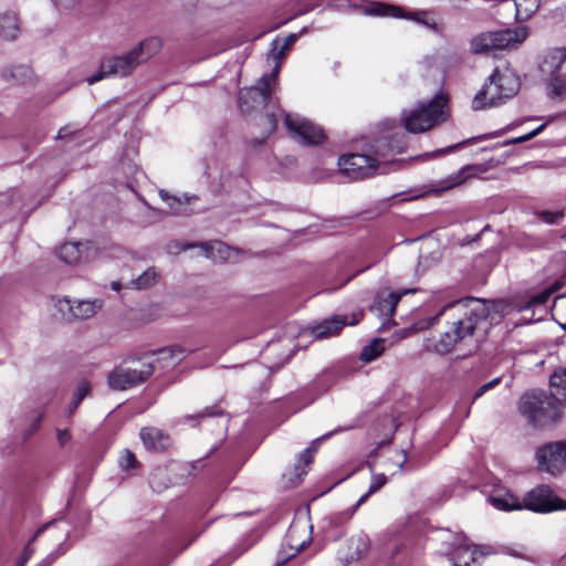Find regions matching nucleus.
I'll return each instance as SVG.
<instances>
[{
	"label": "nucleus",
	"instance_id": "f257e3e1",
	"mask_svg": "<svg viewBox=\"0 0 566 566\" xmlns=\"http://www.w3.org/2000/svg\"><path fill=\"white\" fill-rule=\"evenodd\" d=\"M279 63L270 74L263 75L256 85L243 88L239 94V106L242 113L249 114L252 111L264 108L265 113L260 117L261 138L254 139L253 145L258 146L272 135L277 126V118L284 117V125L292 137L306 146L318 145L325 139L323 129L307 118L297 114H287L279 106V99L273 94L279 87Z\"/></svg>",
	"mask_w": 566,
	"mask_h": 566
},
{
	"label": "nucleus",
	"instance_id": "f03ea898",
	"mask_svg": "<svg viewBox=\"0 0 566 566\" xmlns=\"http://www.w3.org/2000/svg\"><path fill=\"white\" fill-rule=\"evenodd\" d=\"M449 307L465 308V312L464 317L453 322L451 328L437 343L436 348L441 353L451 352L458 344L471 343L475 332H485L490 326L486 305L479 298L469 297L451 303L444 306L439 315Z\"/></svg>",
	"mask_w": 566,
	"mask_h": 566
},
{
	"label": "nucleus",
	"instance_id": "7ed1b4c3",
	"mask_svg": "<svg viewBox=\"0 0 566 566\" xmlns=\"http://www.w3.org/2000/svg\"><path fill=\"white\" fill-rule=\"evenodd\" d=\"M449 118L448 98L437 94L429 101H422L400 114V123L410 134H423L446 123Z\"/></svg>",
	"mask_w": 566,
	"mask_h": 566
},
{
	"label": "nucleus",
	"instance_id": "20e7f679",
	"mask_svg": "<svg viewBox=\"0 0 566 566\" xmlns=\"http://www.w3.org/2000/svg\"><path fill=\"white\" fill-rule=\"evenodd\" d=\"M520 88L518 78L510 71L495 70L486 84L473 98L474 109L485 106H497L505 99L513 97Z\"/></svg>",
	"mask_w": 566,
	"mask_h": 566
},
{
	"label": "nucleus",
	"instance_id": "39448f33",
	"mask_svg": "<svg viewBox=\"0 0 566 566\" xmlns=\"http://www.w3.org/2000/svg\"><path fill=\"white\" fill-rule=\"evenodd\" d=\"M518 410L535 427L546 426L558 417L556 399L543 390L523 394L518 401Z\"/></svg>",
	"mask_w": 566,
	"mask_h": 566
},
{
	"label": "nucleus",
	"instance_id": "423d86ee",
	"mask_svg": "<svg viewBox=\"0 0 566 566\" xmlns=\"http://www.w3.org/2000/svg\"><path fill=\"white\" fill-rule=\"evenodd\" d=\"M528 35L525 27L505 29L495 32H483L470 41V51L474 54L489 53L492 50L514 49Z\"/></svg>",
	"mask_w": 566,
	"mask_h": 566
},
{
	"label": "nucleus",
	"instance_id": "0eeeda50",
	"mask_svg": "<svg viewBox=\"0 0 566 566\" xmlns=\"http://www.w3.org/2000/svg\"><path fill=\"white\" fill-rule=\"evenodd\" d=\"M151 363L138 361L134 367L119 366L107 376V384L113 390H126L144 382L153 375Z\"/></svg>",
	"mask_w": 566,
	"mask_h": 566
},
{
	"label": "nucleus",
	"instance_id": "6e6552de",
	"mask_svg": "<svg viewBox=\"0 0 566 566\" xmlns=\"http://www.w3.org/2000/svg\"><path fill=\"white\" fill-rule=\"evenodd\" d=\"M139 64L134 50L123 55L107 57L101 63L98 72L87 77V83L92 85L108 76H128Z\"/></svg>",
	"mask_w": 566,
	"mask_h": 566
},
{
	"label": "nucleus",
	"instance_id": "1a4fd4ad",
	"mask_svg": "<svg viewBox=\"0 0 566 566\" xmlns=\"http://www.w3.org/2000/svg\"><path fill=\"white\" fill-rule=\"evenodd\" d=\"M523 509L536 513L566 511V501L553 494L546 485H538L527 492L522 502Z\"/></svg>",
	"mask_w": 566,
	"mask_h": 566
},
{
	"label": "nucleus",
	"instance_id": "9d476101",
	"mask_svg": "<svg viewBox=\"0 0 566 566\" xmlns=\"http://www.w3.org/2000/svg\"><path fill=\"white\" fill-rule=\"evenodd\" d=\"M339 170L354 180L365 179L375 176L378 172L371 155L347 154L338 159Z\"/></svg>",
	"mask_w": 566,
	"mask_h": 566
},
{
	"label": "nucleus",
	"instance_id": "9b49d317",
	"mask_svg": "<svg viewBox=\"0 0 566 566\" xmlns=\"http://www.w3.org/2000/svg\"><path fill=\"white\" fill-rule=\"evenodd\" d=\"M406 150L405 135L386 137L381 136L374 140L367 150L371 155L377 169L388 164L396 155Z\"/></svg>",
	"mask_w": 566,
	"mask_h": 566
},
{
	"label": "nucleus",
	"instance_id": "f8f14e48",
	"mask_svg": "<svg viewBox=\"0 0 566 566\" xmlns=\"http://www.w3.org/2000/svg\"><path fill=\"white\" fill-rule=\"evenodd\" d=\"M538 468L552 475L566 469V442L558 441L539 448L536 452Z\"/></svg>",
	"mask_w": 566,
	"mask_h": 566
},
{
	"label": "nucleus",
	"instance_id": "ddd939ff",
	"mask_svg": "<svg viewBox=\"0 0 566 566\" xmlns=\"http://www.w3.org/2000/svg\"><path fill=\"white\" fill-rule=\"evenodd\" d=\"M360 10L366 15L373 17H391V18H403L413 20L418 23H423L426 25H430L424 21V17L427 15L426 11H416L412 13H403V9L398 6L388 4L380 1H365Z\"/></svg>",
	"mask_w": 566,
	"mask_h": 566
},
{
	"label": "nucleus",
	"instance_id": "4468645a",
	"mask_svg": "<svg viewBox=\"0 0 566 566\" xmlns=\"http://www.w3.org/2000/svg\"><path fill=\"white\" fill-rule=\"evenodd\" d=\"M361 314H355L352 321L347 316L336 315L326 318L312 327V335L316 339H324L336 336L340 333L344 326L355 325L359 322Z\"/></svg>",
	"mask_w": 566,
	"mask_h": 566
},
{
	"label": "nucleus",
	"instance_id": "2eb2a0df",
	"mask_svg": "<svg viewBox=\"0 0 566 566\" xmlns=\"http://www.w3.org/2000/svg\"><path fill=\"white\" fill-rule=\"evenodd\" d=\"M63 304L66 305L70 317L74 319L91 318L103 307V301L101 298L71 300L65 297L60 302L61 306H63ZM61 310L64 312L63 307H61Z\"/></svg>",
	"mask_w": 566,
	"mask_h": 566
},
{
	"label": "nucleus",
	"instance_id": "dca6fc26",
	"mask_svg": "<svg viewBox=\"0 0 566 566\" xmlns=\"http://www.w3.org/2000/svg\"><path fill=\"white\" fill-rule=\"evenodd\" d=\"M413 292V290H405L401 293H396L388 290H381L377 293L375 302L371 306V312L384 318H391L396 312V306L401 298L402 294Z\"/></svg>",
	"mask_w": 566,
	"mask_h": 566
},
{
	"label": "nucleus",
	"instance_id": "f3484780",
	"mask_svg": "<svg viewBox=\"0 0 566 566\" xmlns=\"http://www.w3.org/2000/svg\"><path fill=\"white\" fill-rule=\"evenodd\" d=\"M144 447L151 452H164L171 447V438L165 431L155 427H144L139 432Z\"/></svg>",
	"mask_w": 566,
	"mask_h": 566
},
{
	"label": "nucleus",
	"instance_id": "a211bd4d",
	"mask_svg": "<svg viewBox=\"0 0 566 566\" xmlns=\"http://www.w3.org/2000/svg\"><path fill=\"white\" fill-rule=\"evenodd\" d=\"M206 255L213 261L227 262L237 259V251L221 241H213L201 244Z\"/></svg>",
	"mask_w": 566,
	"mask_h": 566
},
{
	"label": "nucleus",
	"instance_id": "6ab92c4d",
	"mask_svg": "<svg viewBox=\"0 0 566 566\" xmlns=\"http://www.w3.org/2000/svg\"><path fill=\"white\" fill-rule=\"evenodd\" d=\"M566 61V49L557 48L549 51L542 64L541 71L544 74L551 75V77L559 75V71Z\"/></svg>",
	"mask_w": 566,
	"mask_h": 566
},
{
	"label": "nucleus",
	"instance_id": "aec40b11",
	"mask_svg": "<svg viewBox=\"0 0 566 566\" xmlns=\"http://www.w3.org/2000/svg\"><path fill=\"white\" fill-rule=\"evenodd\" d=\"M86 245L80 242H66L61 245L59 251L60 259L67 264H78L87 258L84 256Z\"/></svg>",
	"mask_w": 566,
	"mask_h": 566
},
{
	"label": "nucleus",
	"instance_id": "412c9836",
	"mask_svg": "<svg viewBox=\"0 0 566 566\" xmlns=\"http://www.w3.org/2000/svg\"><path fill=\"white\" fill-rule=\"evenodd\" d=\"M160 48L161 40L157 36H150L142 41L133 50L136 52V56H138L139 63H142L154 56L160 50Z\"/></svg>",
	"mask_w": 566,
	"mask_h": 566
},
{
	"label": "nucleus",
	"instance_id": "4be33fe9",
	"mask_svg": "<svg viewBox=\"0 0 566 566\" xmlns=\"http://www.w3.org/2000/svg\"><path fill=\"white\" fill-rule=\"evenodd\" d=\"M552 396H555L556 402H566V368L555 370L549 378Z\"/></svg>",
	"mask_w": 566,
	"mask_h": 566
},
{
	"label": "nucleus",
	"instance_id": "5701e85b",
	"mask_svg": "<svg viewBox=\"0 0 566 566\" xmlns=\"http://www.w3.org/2000/svg\"><path fill=\"white\" fill-rule=\"evenodd\" d=\"M19 27L15 14L4 13L0 15V36L4 40H14L18 36Z\"/></svg>",
	"mask_w": 566,
	"mask_h": 566
},
{
	"label": "nucleus",
	"instance_id": "b1692460",
	"mask_svg": "<svg viewBox=\"0 0 566 566\" xmlns=\"http://www.w3.org/2000/svg\"><path fill=\"white\" fill-rule=\"evenodd\" d=\"M160 277L156 268H148L138 277L129 282V286L136 290H146L154 286Z\"/></svg>",
	"mask_w": 566,
	"mask_h": 566
},
{
	"label": "nucleus",
	"instance_id": "393cba45",
	"mask_svg": "<svg viewBox=\"0 0 566 566\" xmlns=\"http://www.w3.org/2000/svg\"><path fill=\"white\" fill-rule=\"evenodd\" d=\"M297 39V35L292 33L284 39H275L271 43V56L276 62H280L285 53L292 48V45L295 43Z\"/></svg>",
	"mask_w": 566,
	"mask_h": 566
},
{
	"label": "nucleus",
	"instance_id": "a878e982",
	"mask_svg": "<svg viewBox=\"0 0 566 566\" xmlns=\"http://www.w3.org/2000/svg\"><path fill=\"white\" fill-rule=\"evenodd\" d=\"M480 171L478 166L469 165L461 168L454 176H451L448 180L444 181L443 190L451 189L455 186L463 184L468 178L475 176V174Z\"/></svg>",
	"mask_w": 566,
	"mask_h": 566
},
{
	"label": "nucleus",
	"instance_id": "bb28decb",
	"mask_svg": "<svg viewBox=\"0 0 566 566\" xmlns=\"http://www.w3.org/2000/svg\"><path fill=\"white\" fill-rule=\"evenodd\" d=\"M159 197L163 201H165L169 208L176 213V214H188L190 211H188L186 205L189 203L190 197H185V201H182L181 198L170 196L167 191L160 190Z\"/></svg>",
	"mask_w": 566,
	"mask_h": 566
},
{
	"label": "nucleus",
	"instance_id": "cd10ccee",
	"mask_svg": "<svg viewBox=\"0 0 566 566\" xmlns=\"http://www.w3.org/2000/svg\"><path fill=\"white\" fill-rule=\"evenodd\" d=\"M385 350L384 339H374L369 345L365 346L360 352V359L365 363L373 361L378 358Z\"/></svg>",
	"mask_w": 566,
	"mask_h": 566
},
{
	"label": "nucleus",
	"instance_id": "c85d7f7f",
	"mask_svg": "<svg viewBox=\"0 0 566 566\" xmlns=\"http://www.w3.org/2000/svg\"><path fill=\"white\" fill-rule=\"evenodd\" d=\"M492 505L501 511H513L523 509L522 503L513 495L491 496Z\"/></svg>",
	"mask_w": 566,
	"mask_h": 566
},
{
	"label": "nucleus",
	"instance_id": "c756f323",
	"mask_svg": "<svg viewBox=\"0 0 566 566\" xmlns=\"http://www.w3.org/2000/svg\"><path fill=\"white\" fill-rule=\"evenodd\" d=\"M476 547L474 549L470 547L458 548L452 556L453 566H471V563L476 559Z\"/></svg>",
	"mask_w": 566,
	"mask_h": 566
},
{
	"label": "nucleus",
	"instance_id": "7c9ffc66",
	"mask_svg": "<svg viewBox=\"0 0 566 566\" xmlns=\"http://www.w3.org/2000/svg\"><path fill=\"white\" fill-rule=\"evenodd\" d=\"M559 286L553 285L551 287L545 289L544 291L539 292L535 296H533L523 307H521L522 311L528 310V308H535L538 306H544L547 301L551 298L552 294L557 291Z\"/></svg>",
	"mask_w": 566,
	"mask_h": 566
},
{
	"label": "nucleus",
	"instance_id": "2f4dec72",
	"mask_svg": "<svg viewBox=\"0 0 566 566\" xmlns=\"http://www.w3.org/2000/svg\"><path fill=\"white\" fill-rule=\"evenodd\" d=\"M90 390L91 385L86 380L78 384L74 397L69 406V416H72L75 412L82 400L88 395Z\"/></svg>",
	"mask_w": 566,
	"mask_h": 566
},
{
	"label": "nucleus",
	"instance_id": "473e14b6",
	"mask_svg": "<svg viewBox=\"0 0 566 566\" xmlns=\"http://www.w3.org/2000/svg\"><path fill=\"white\" fill-rule=\"evenodd\" d=\"M551 94L552 97L556 98H565L566 97V76L565 75H556L551 78Z\"/></svg>",
	"mask_w": 566,
	"mask_h": 566
},
{
	"label": "nucleus",
	"instance_id": "72a5a7b5",
	"mask_svg": "<svg viewBox=\"0 0 566 566\" xmlns=\"http://www.w3.org/2000/svg\"><path fill=\"white\" fill-rule=\"evenodd\" d=\"M516 13L521 18H527L538 8V0H515Z\"/></svg>",
	"mask_w": 566,
	"mask_h": 566
},
{
	"label": "nucleus",
	"instance_id": "f704fd0d",
	"mask_svg": "<svg viewBox=\"0 0 566 566\" xmlns=\"http://www.w3.org/2000/svg\"><path fill=\"white\" fill-rule=\"evenodd\" d=\"M554 313L559 325L566 331V296H558L554 303Z\"/></svg>",
	"mask_w": 566,
	"mask_h": 566
},
{
	"label": "nucleus",
	"instance_id": "c9c22d12",
	"mask_svg": "<svg viewBox=\"0 0 566 566\" xmlns=\"http://www.w3.org/2000/svg\"><path fill=\"white\" fill-rule=\"evenodd\" d=\"M166 478V471L164 469H156L150 476V486L156 492H161L165 490L168 485L164 482Z\"/></svg>",
	"mask_w": 566,
	"mask_h": 566
},
{
	"label": "nucleus",
	"instance_id": "e433bc0d",
	"mask_svg": "<svg viewBox=\"0 0 566 566\" xmlns=\"http://www.w3.org/2000/svg\"><path fill=\"white\" fill-rule=\"evenodd\" d=\"M46 526L39 528L38 532L34 534V536L30 539V542L25 545L23 553L18 562L17 566H24L28 560L31 558V556L34 553L33 547L31 546V543L36 538V536L45 528Z\"/></svg>",
	"mask_w": 566,
	"mask_h": 566
},
{
	"label": "nucleus",
	"instance_id": "4c0bfd02",
	"mask_svg": "<svg viewBox=\"0 0 566 566\" xmlns=\"http://www.w3.org/2000/svg\"><path fill=\"white\" fill-rule=\"evenodd\" d=\"M137 464L138 462L136 460L135 454L129 450H125L119 459L120 468L124 470H129L137 467Z\"/></svg>",
	"mask_w": 566,
	"mask_h": 566
},
{
	"label": "nucleus",
	"instance_id": "58836bf2",
	"mask_svg": "<svg viewBox=\"0 0 566 566\" xmlns=\"http://www.w3.org/2000/svg\"><path fill=\"white\" fill-rule=\"evenodd\" d=\"M297 528H298L297 525H293V526L290 527V530L287 532L289 545L295 552L302 551L305 547L306 543H307V539H303L300 543H294V536L297 533Z\"/></svg>",
	"mask_w": 566,
	"mask_h": 566
},
{
	"label": "nucleus",
	"instance_id": "ea45409f",
	"mask_svg": "<svg viewBox=\"0 0 566 566\" xmlns=\"http://www.w3.org/2000/svg\"><path fill=\"white\" fill-rule=\"evenodd\" d=\"M539 220L547 224H555L563 218L562 211H541L538 213Z\"/></svg>",
	"mask_w": 566,
	"mask_h": 566
},
{
	"label": "nucleus",
	"instance_id": "a19ab883",
	"mask_svg": "<svg viewBox=\"0 0 566 566\" xmlns=\"http://www.w3.org/2000/svg\"><path fill=\"white\" fill-rule=\"evenodd\" d=\"M159 354L161 355L163 359H166V358L175 359V358H177V360H179L180 357L184 354V349L181 347H179V346H171V347H167V348L161 349L159 352Z\"/></svg>",
	"mask_w": 566,
	"mask_h": 566
},
{
	"label": "nucleus",
	"instance_id": "79ce46f5",
	"mask_svg": "<svg viewBox=\"0 0 566 566\" xmlns=\"http://www.w3.org/2000/svg\"><path fill=\"white\" fill-rule=\"evenodd\" d=\"M387 483V476L385 474L373 475L371 483L368 489V494H374L379 491Z\"/></svg>",
	"mask_w": 566,
	"mask_h": 566
},
{
	"label": "nucleus",
	"instance_id": "37998d69",
	"mask_svg": "<svg viewBox=\"0 0 566 566\" xmlns=\"http://www.w3.org/2000/svg\"><path fill=\"white\" fill-rule=\"evenodd\" d=\"M501 382V377H496L489 382L482 385L473 395V399H478L482 397L488 390L494 388Z\"/></svg>",
	"mask_w": 566,
	"mask_h": 566
},
{
	"label": "nucleus",
	"instance_id": "c03bdc74",
	"mask_svg": "<svg viewBox=\"0 0 566 566\" xmlns=\"http://www.w3.org/2000/svg\"><path fill=\"white\" fill-rule=\"evenodd\" d=\"M545 124H542L539 125L537 128H535L534 130H532L531 133L526 134V135H523V136H520V137H516L512 140V143H523V142H526V140H530L532 139L533 137L537 136L544 128H545Z\"/></svg>",
	"mask_w": 566,
	"mask_h": 566
},
{
	"label": "nucleus",
	"instance_id": "a18cd8bd",
	"mask_svg": "<svg viewBox=\"0 0 566 566\" xmlns=\"http://www.w3.org/2000/svg\"><path fill=\"white\" fill-rule=\"evenodd\" d=\"M463 143H460V144H457V145H453V146H449V147H446V148H442V149H438V150H434L432 153H426L423 155H421L422 158H426V159H429V158H434L437 157L438 155H441V154H446V153H450L452 151L453 149L458 148L460 145H462Z\"/></svg>",
	"mask_w": 566,
	"mask_h": 566
},
{
	"label": "nucleus",
	"instance_id": "49530a36",
	"mask_svg": "<svg viewBox=\"0 0 566 566\" xmlns=\"http://www.w3.org/2000/svg\"><path fill=\"white\" fill-rule=\"evenodd\" d=\"M222 415V411L217 407H208L200 411L196 417L199 419H203L206 417H214Z\"/></svg>",
	"mask_w": 566,
	"mask_h": 566
},
{
	"label": "nucleus",
	"instance_id": "de8ad7c7",
	"mask_svg": "<svg viewBox=\"0 0 566 566\" xmlns=\"http://www.w3.org/2000/svg\"><path fill=\"white\" fill-rule=\"evenodd\" d=\"M56 439L60 446H65L71 440V433L67 429H57Z\"/></svg>",
	"mask_w": 566,
	"mask_h": 566
},
{
	"label": "nucleus",
	"instance_id": "09e8293b",
	"mask_svg": "<svg viewBox=\"0 0 566 566\" xmlns=\"http://www.w3.org/2000/svg\"><path fill=\"white\" fill-rule=\"evenodd\" d=\"M73 136H74V132L71 129V127L65 126L59 130L56 138L57 139H69V138H73Z\"/></svg>",
	"mask_w": 566,
	"mask_h": 566
},
{
	"label": "nucleus",
	"instance_id": "8fccbe9b",
	"mask_svg": "<svg viewBox=\"0 0 566 566\" xmlns=\"http://www.w3.org/2000/svg\"><path fill=\"white\" fill-rule=\"evenodd\" d=\"M312 458H313V454H312V450L310 448L305 449L301 454H300V460L302 462H304V464L308 465L311 462H312Z\"/></svg>",
	"mask_w": 566,
	"mask_h": 566
},
{
	"label": "nucleus",
	"instance_id": "3c124183",
	"mask_svg": "<svg viewBox=\"0 0 566 566\" xmlns=\"http://www.w3.org/2000/svg\"><path fill=\"white\" fill-rule=\"evenodd\" d=\"M370 495H371V494H368V492H367V493H365L364 495H361V496L358 499V501L356 502V504L353 506V509H352V514H354V513L356 512V510H357L361 504H364V503L368 500V497H369Z\"/></svg>",
	"mask_w": 566,
	"mask_h": 566
},
{
	"label": "nucleus",
	"instance_id": "603ef678",
	"mask_svg": "<svg viewBox=\"0 0 566 566\" xmlns=\"http://www.w3.org/2000/svg\"><path fill=\"white\" fill-rule=\"evenodd\" d=\"M54 560V557L48 556L44 558L41 563H39L36 566H50Z\"/></svg>",
	"mask_w": 566,
	"mask_h": 566
},
{
	"label": "nucleus",
	"instance_id": "864d4df0",
	"mask_svg": "<svg viewBox=\"0 0 566 566\" xmlns=\"http://www.w3.org/2000/svg\"><path fill=\"white\" fill-rule=\"evenodd\" d=\"M111 287H112V290L118 292L120 290V283L119 282H112Z\"/></svg>",
	"mask_w": 566,
	"mask_h": 566
},
{
	"label": "nucleus",
	"instance_id": "5fc2aeb1",
	"mask_svg": "<svg viewBox=\"0 0 566 566\" xmlns=\"http://www.w3.org/2000/svg\"><path fill=\"white\" fill-rule=\"evenodd\" d=\"M42 420V416H39L38 419H36V422L35 424L33 426V431H35L38 429V426H39V422Z\"/></svg>",
	"mask_w": 566,
	"mask_h": 566
},
{
	"label": "nucleus",
	"instance_id": "6e6d98bb",
	"mask_svg": "<svg viewBox=\"0 0 566 566\" xmlns=\"http://www.w3.org/2000/svg\"><path fill=\"white\" fill-rule=\"evenodd\" d=\"M513 556H518L521 557V555L516 554V553H511Z\"/></svg>",
	"mask_w": 566,
	"mask_h": 566
}]
</instances>
